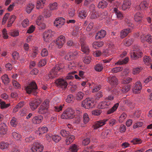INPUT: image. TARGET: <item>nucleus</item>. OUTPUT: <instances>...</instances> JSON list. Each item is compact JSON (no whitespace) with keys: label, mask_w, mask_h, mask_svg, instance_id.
Masks as SVG:
<instances>
[{"label":"nucleus","mask_w":152,"mask_h":152,"mask_svg":"<svg viewBox=\"0 0 152 152\" xmlns=\"http://www.w3.org/2000/svg\"><path fill=\"white\" fill-rule=\"evenodd\" d=\"M26 93L29 94H32L34 96L38 93V87L34 81L31 82L28 86L25 87Z\"/></svg>","instance_id":"nucleus-1"},{"label":"nucleus","mask_w":152,"mask_h":152,"mask_svg":"<svg viewBox=\"0 0 152 152\" xmlns=\"http://www.w3.org/2000/svg\"><path fill=\"white\" fill-rule=\"evenodd\" d=\"M75 113L74 110L71 108H68L63 113L61 116V118L66 119H72L75 117Z\"/></svg>","instance_id":"nucleus-2"},{"label":"nucleus","mask_w":152,"mask_h":152,"mask_svg":"<svg viewBox=\"0 0 152 152\" xmlns=\"http://www.w3.org/2000/svg\"><path fill=\"white\" fill-rule=\"evenodd\" d=\"M62 68H60L59 65H56L51 70L48 76L49 79H53L54 78L58 76L60 73L59 72L62 69Z\"/></svg>","instance_id":"nucleus-3"},{"label":"nucleus","mask_w":152,"mask_h":152,"mask_svg":"<svg viewBox=\"0 0 152 152\" xmlns=\"http://www.w3.org/2000/svg\"><path fill=\"white\" fill-rule=\"evenodd\" d=\"M50 101L48 99H45L39 108L38 113L41 114L46 113L48 111Z\"/></svg>","instance_id":"nucleus-4"},{"label":"nucleus","mask_w":152,"mask_h":152,"mask_svg":"<svg viewBox=\"0 0 152 152\" xmlns=\"http://www.w3.org/2000/svg\"><path fill=\"white\" fill-rule=\"evenodd\" d=\"M142 53L138 46H135L132 52L131 53V57L132 59H136L141 58Z\"/></svg>","instance_id":"nucleus-5"},{"label":"nucleus","mask_w":152,"mask_h":152,"mask_svg":"<svg viewBox=\"0 0 152 152\" xmlns=\"http://www.w3.org/2000/svg\"><path fill=\"white\" fill-rule=\"evenodd\" d=\"M94 102L91 100L89 98H87L81 102V107L85 109H89L93 107L92 105L94 104Z\"/></svg>","instance_id":"nucleus-6"},{"label":"nucleus","mask_w":152,"mask_h":152,"mask_svg":"<svg viewBox=\"0 0 152 152\" xmlns=\"http://www.w3.org/2000/svg\"><path fill=\"white\" fill-rule=\"evenodd\" d=\"M52 31L50 29L45 31L43 34V37L44 40L46 42H50L52 39L53 35L52 34Z\"/></svg>","instance_id":"nucleus-7"},{"label":"nucleus","mask_w":152,"mask_h":152,"mask_svg":"<svg viewBox=\"0 0 152 152\" xmlns=\"http://www.w3.org/2000/svg\"><path fill=\"white\" fill-rule=\"evenodd\" d=\"M55 83L59 88L63 89H66L68 85L67 83L62 79H58L56 80Z\"/></svg>","instance_id":"nucleus-8"},{"label":"nucleus","mask_w":152,"mask_h":152,"mask_svg":"<svg viewBox=\"0 0 152 152\" xmlns=\"http://www.w3.org/2000/svg\"><path fill=\"white\" fill-rule=\"evenodd\" d=\"M44 148L43 146L38 142H35L31 148L32 152H42Z\"/></svg>","instance_id":"nucleus-9"},{"label":"nucleus","mask_w":152,"mask_h":152,"mask_svg":"<svg viewBox=\"0 0 152 152\" xmlns=\"http://www.w3.org/2000/svg\"><path fill=\"white\" fill-rule=\"evenodd\" d=\"M42 102L40 98H38L30 102L29 105L31 110H34L37 108Z\"/></svg>","instance_id":"nucleus-10"},{"label":"nucleus","mask_w":152,"mask_h":152,"mask_svg":"<svg viewBox=\"0 0 152 152\" xmlns=\"http://www.w3.org/2000/svg\"><path fill=\"white\" fill-rule=\"evenodd\" d=\"M65 23V20L63 17L58 18H56L54 22L55 26L57 28H60L64 25Z\"/></svg>","instance_id":"nucleus-11"},{"label":"nucleus","mask_w":152,"mask_h":152,"mask_svg":"<svg viewBox=\"0 0 152 152\" xmlns=\"http://www.w3.org/2000/svg\"><path fill=\"white\" fill-rule=\"evenodd\" d=\"M108 81L112 85H117L118 84V80L116 77L110 76L108 78Z\"/></svg>","instance_id":"nucleus-12"},{"label":"nucleus","mask_w":152,"mask_h":152,"mask_svg":"<svg viewBox=\"0 0 152 152\" xmlns=\"http://www.w3.org/2000/svg\"><path fill=\"white\" fill-rule=\"evenodd\" d=\"M106 34V33L105 31L101 30L96 34L95 39H98L103 38L105 37Z\"/></svg>","instance_id":"nucleus-13"},{"label":"nucleus","mask_w":152,"mask_h":152,"mask_svg":"<svg viewBox=\"0 0 152 152\" xmlns=\"http://www.w3.org/2000/svg\"><path fill=\"white\" fill-rule=\"evenodd\" d=\"M43 117L41 115L36 116L34 117L32 120V122L34 124H39L42 122Z\"/></svg>","instance_id":"nucleus-14"},{"label":"nucleus","mask_w":152,"mask_h":152,"mask_svg":"<svg viewBox=\"0 0 152 152\" xmlns=\"http://www.w3.org/2000/svg\"><path fill=\"white\" fill-rule=\"evenodd\" d=\"M7 131V126L4 123L0 124V134L3 135L6 134Z\"/></svg>","instance_id":"nucleus-15"},{"label":"nucleus","mask_w":152,"mask_h":152,"mask_svg":"<svg viewBox=\"0 0 152 152\" xmlns=\"http://www.w3.org/2000/svg\"><path fill=\"white\" fill-rule=\"evenodd\" d=\"M108 5L107 2L104 0L99 1L97 7L99 9H104L107 7Z\"/></svg>","instance_id":"nucleus-16"},{"label":"nucleus","mask_w":152,"mask_h":152,"mask_svg":"<svg viewBox=\"0 0 152 152\" xmlns=\"http://www.w3.org/2000/svg\"><path fill=\"white\" fill-rule=\"evenodd\" d=\"M131 4V2L128 0L124 1V3L122 5V9L123 10H125L128 8H129Z\"/></svg>","instance_id":"nucleus-17"},{"label":"nucleus","mask_w":152,"mask_h":152,"mask_svg":"<svg viewBox=\"0 0 152 152\" xmlns=\"http://www.w3.org/2000/svg\"><path fill=\"white\" fill-rule=\"evenodd\" d=\"M46 0H39L37 2L36 8L37 9H42L44 6Z\"/></svg>","instance_id":"nucleus-18"},{"label":"nucleus","mask_w":152,"mask_h":152,"mask_svg":"<svg viewBox=\"0 0 152 152\" xmlns=\"http://www.w3.org/2000/svg\"><path fill=\"white\" fill-rule=\"evenodd\" d=\"M142 15L139 12H137L134 16L135 21L137 22H140L142 20Z\"/></svg>","instance_id":"nucleus-19"},{"label":"nucleus","mask_w":152,"mask_h":152,"mask_svg":"<svg viewBox=\"0 0 152 152\" xmlns=\"http://www.w3.org/2000/svg\"><path fill=\"white\" fill-rule=\"evenodd\" d=\"M129 28H127L122 30L120 34L121 37V38H124L127 36L130 31Z\"/></svg>","instance_id":"nucleus-20"},{"label":"nucleus","mask_w":152,"mask_h":152,"mask_svg":"<svg viewBox=\"0 0 152 152\" xmlns=\"http://www.w3.org/2000/svg\"><path fill=\"white\" fill-rule=\"evenodd\" d=\"M119 105V103H117L115 104L110 109L108 110L107 112V114H110L113 113L117 109Z\"/></svg>","instance_id":"nucleus-21"},{"label":"nucleus","mask_w":152,"mask_h":152,"mask_svg":"<svg viewBox=\"0 0 152 152\" xmlns=\"http://www.w3.org/2000/svg\"><path fill=\"white\" fill-rule=\"evenodd\" d=\"M3 83L7 85L10 82V80L8 76L6 74H4L1 77Z\"/></svg>","instance_id":"nucleus-22"},{"label":"nucleus","mask_w":152,"mask_h":152,"mask_svg":"<svg viewBox=\"0 0 152 152\" xmlns=\"http://www.w3.org/2000/svg\"><path fill=\"white\" fill-rule=\"evenodd\" d=\"M68 137H67L66 140V144L67 145H68L72 142L75 139V136L73 135H70V136H68Z\"/></svg>","instance_id":"nucleus-23"},{"label":"nucleus","mask_w":152,"mask_h":152,"mask_svg":"<svg viewBox=\"0 0 152 152\" xmlns=\"http://www.w3.org/2000/svg\"><path fill=\"white\" fill-rule=\"evenodd\" d=\"M84 96V94L82 92H78L76 94V99L78 101H80L81 100Z\"/></svg>","instance_id":"nucleus-24"},{"label":"nucleus","mask_w":152,"mask_h":152,"mask_svg":"<svg viewBox=\"0 0 152 152\" xmlns=\"http://www.w3.org/2000/svg\"><path fill=\"white\" fill-rule=\"evenodd\" d=\"M131 85L130 84H127L124 85L122 88V91L125 93L128 91L131 88Z\"/></svg>","instance_id":"nucleus-25"},{"label":"nucleus","mask_w":152,"mask_h":152,"mask_svg":"<svg viewBox=\"0 0 152 152\" xmlns=\"http://www.w3.org/2000/svg\"><path fill=\"white\" fill-rule=\"evenodd\" d=\"M144 41H146L149 43H152V36L147 35L144 37Z\"/></svg>","instance_id":"nucleus-26"},{"label":"nucleus","mask_w":152,"mask_h":152,"mask_svg":"<svg viewBox=\"0 0 152 152\" xmlns=\"http://www.w3.org/2000/svg\"><path fill=\"white\" fill-rule=\"evenodd\" d=\"M34 7V5L32 4H29L26 9V11L28 14L30 13Z\"/></svg>","instance_id":"nucleus-27"},{"label":"nucleus","mask_w":152,"mask_h":152,"mask_svg":"<svg viewBox=\"0 0 152 152\" xmlns=\"http://www.w3.org/2000/svg\"><path fill=\"white\" fill-rule=\"evenodd\" d=\"M129 58L128 57H126L124 59L122 60L121 61L120 60L118 62H116L115 64H117L119 65H122L124 64H126L129 61Z\"/></svg>","instance_id":"nucleus-28"},{"label":"nucleus","mask_w":152,"mask_h":152,"mask_svg":"<svg viewBox=\"0 0 152 152\" xmlns=\"http://www.w3.org/2000/svg\"><path fill=\"white\" fill-rule=\"evenodd\" d=\"M104 42H96L93 43V47L95 49H98L99 48L102 46Z\"/></svg>","instance_id":"nucleus-29"},{"label":"nucleus","mask_w":152,"mask_h":152,"mask_svg":"<svg viewBox=\"0 0 152 152\" xmlns=\"http://www.w3.org/2000/svg\"><path fill=\"white\" fill-rule=\"evenodd\" d=\"M94 69L96 71L100 72L103 69V66L102 64H97L94 67Z\"/></svg>","instance_id":"nucleus-30"},{"label":"nucleus","mask_w":152,"mask_h":152,"mask_svg":"<svg viewBox=\"0 0 152 152\" xmlns=\"http://www.w3.org/2000/svg\"><path fill=\"white\" fill-rule=\"evenodd\" d=\"M43 15L46 18H49L51 16V12L49 10H45L43 12Z\"/></svg>","instance_id":"nucleus-31"},{"label":"nucleus","mask_w":152,"mask_h":152,"mask_svg":"<svg viewBox=\"0 0 152 152\" xmlns=\"http://www.w3.org/2000/svg\"><path fill=\"white\" fill-rule=\"evenodd\" d=\"M48 129L47 127H42L39 128V134H44L46 132L48 131Z\"/></svg>","instance_id":"nucleus-32"},{"label":"nucleus","mask_w":152,"mask_h":152,"mask_svg":"<svg viewBox=\"0 0 152 152\" xmlns=\"http://www.w3.org/2000/svg\"><path fill=\"white\" fill-rule=\"evenodd\" d=\"M114 11L117 15V18L121 19V18L123 17L122 15L121 14V12L118 10L116 8H114Z\"/></svg>","instance_id":"nucleus-33"},{"label":"nucleus","mask_w":152,"mask_h":152,"mask_svg":"<svg viewBox=\"0 0 152 152\" xmlns=\"http://www.w3.org/2000/svg\"><path fill=\"white\" fill-rule=\"evenodd\" d=\"M131 142L134 144H139L142 142V140L140 139L136 138L134 139Z\"/></svg>","instance_id":"nucleus-34"},{"label":"nucleus","mask_w":152,"mask_h":152,"mask_svg":"<svg viewBox=\"0 0 152 152\" xmlns=\"http://www.w3.org/2000/svg\"><path fill=\"white\" fill-rule=\"evenodd\" d=\"M12 135L14 139L17 140H19L21 138L20 135L16 132H13L12 134Z\"/></svg>","instance_id":"nucleus-35"},{"label":"nucleus","mask_w":152,"mask_h":152,"mask_svg":"<svg viewBox=\"0 0 152 152\" xmlns=\"http://www.w3.org/2000/svg\"><path fill=\"white\" fill-rule=\"evenodd\" d=\"M12 58L15 61L17 60L19 57V54L17 51H14L12 53Z\"/></svg>","instance_id":"nucleus-36"},{"label":"nucleus","mask_w":152,"mask_h":152,"mask_svg":"<svg viewBox=\"0 0 152 152\" xmlns=\"http://www.w3.org/2000/svg\"><path fill=\"white\" fill-rule=\"evenodd\" d=\"M69 132L66 131L65 130H62L60 132V134L63 137H67L69 136Z\"/></svg>","instance_id":"nucleus-37"},{"label":"nucleus","mask_w":152,"mask_h":152,"mask_svg":"<svg viewBox=\"0 0 152 152\" xmlns=\"http://www.w3.org/2000/svg\"><path fill=\"white\" fill-rule=\"evenodd\" d=\"M0 104H1V109L7 108L10 105V103L6 104V103L4 101L1 102Z\"/></svg>","instance_id":"nucleus-38"},{"label":"nucleus","mask_w":152,"mask_h":152,"mask_svg":"<svg viewBox=\"0 0 152 152\" xmlns=\"http://www.w3.org/2000/svg\"><path fill=\"white\" fill-rule=\"evenodd\" d=\"M36 24L39 26V29H45L46 28L45 24L41 22H39L37 21Z\"/></svg>","instance_id":"nucleus-39"},{"label":"nucleus","mask_w":152,"mask_h":152,"mask_svg":"<svg viewBox=\"0 0 152 152\" xmlns=\"http://www.w3.org/2000/svg\"><path fill=\"white\" fill-rule=\"evenodd\" d=\"M132 80V79L129 77L124 78L121 81V83L123 84H129L128 83H129Z\"/></svg>","instance_id":"nucleus-40"},{"label":"nucleus","mask_w":152,"mask_h":152,"mask_svg":"<svg viewBox=\"0 0 152 152\" xmlns=\"http://www.w3.org/2000/svg\"><path fill=\"white\" fill-rule=\"evenodd\" d=\"M142 68L141 67H138L134 68L132 70V73L133 74H137L139 73Z\"/></svg>","instance_id":"nucleus-41"},{"label":"nucleus","mask_w":152,"mask_h":152,"mask_svg":"<svg viewBox=\"0 0 152 152\" xmlns=\"http://www.w3.org/2000/svg\"><path fill=\"white\" fill-rule=\"evenodd\" d=\"M148 4L146 1H143L141 2L140 4V8L142 7V9H145L148 8Z\"/></svg>","instance_id":"nucleus-42"},{"label":"nucleus","mask_w":152,"mask_h":152,"mask_svg":"<svg viewBox=\"0 0 152 152\" xmlns=\"http://www.w3.org/2000/svg\"><path fill=\"white\" fill-rule=\"evenodd\" d=\"M61 139V137L58 135H54L52 137V140L56 143L58 142Z\"/></svg>","instance_id":"nucleus-43"},{"label":"nucleus","mask_w":152,"mask_h":152,"mask_svg":"<svg viewBox=\"0 0 152 152\" xmlns=\"http://www.w3.org/2000/svg\"><path fill=\"white\" fill-rule=\"evenodd\" d=\"M107 101H105L104 102H102V104L100 105V108L101 109H104L106 108V106H109L110 104V102H107Z\"/></svg>","instance_id":"nucleus-44"},{"label":"nucleus","mask_w":152,"mask_h":152,"mask_svg":"<svg viewBox=\"0 0 152 152\" xmlns=\"http://www.w3.org/2000/svg\"><path fill=\"white\" fill-rule=\"evenodd\" d=\"M9 144L4 142H2L0 143V148L2 149H6L9 146Z\"/></svg>","instance_id":"nucleus-45"},{"label":"nucleus","mask_w":152,"mask_h":152,"mask_svg":"<svg viewBox=\"0 0 152 152\" xmlns=\"http://www.w3.org/2000/svg\"><path fill=\"white\" fill-rule=\"evenodd\" d=\"M102 112V111L100 109H97L93 110L92 112V114L95 115H99Z\"/></svg>","instance_id":"nucleus-46"},{"label":"nucleus","mask_w":152,"mask_h":152,"mask_svg":"<svg viewBox=\"0 0 152 152\" xmlns=\"http://www.w3.org/2000/svg\"><path fill=\"white\" fill-rule=\"evenodd\" d=\"M79 17L81 18H85L87 16V15L85 11L82 10L79 12Z\"/></svg>","instance_id":"nucleus-47"},{"label":"nucleus","mask_w":152,"mask_h":152,"mask_svg":"<svg viewBox=\"0 0 152 152\" xmlns=\"http://www.w3.org/2000/svg\"><path fill=\"white\" fill-rule=\"evenodd\" d=\"M50 8L51 10H54L56 9L57 6V4L56 2H54L53 4H49Z\"/></svg>","instance_id":"nucleus-48"},{"label":"nucleus","mask_w":152,"mask_h":152,"mask_svg":"<svg viewBox=\"0 0 152 152\" xmlns=\"http://www.w3.org/2000/svg\"><path fill=\"white\" fill-rule=\"evenodd\" d=\"M123 69V68L122 66L117 67L113 68L112 71L114 73H117L121 71Z\"/></svg>","instance_id":"nucleus-49"},{"label":"nucleus","mask_w":152,"mask_h":152,"mask_svg":"<svg viewBox=\"0 0 152 152\" xmlns=\"http://www.w3.org/2000/svg\"><path fill=\"white\" fill-rule=\"evenodd\" d=\"M126 117V115L125 113H122L119 117V122H122Z\"/></svg>","instance_id":"nucleus-50"},{"label":"nucleus","mask_w":152,"mask_h":152,"mask_svg":"<svg viewBox=\"0 0 152 152\" xmlns=\"http://www.w3.org/2000/svg\"><path fill=\"white\" fill-rule=\"evenodd\" d=\"M133 39H129L125 42L124 44L126 46H129L133 43Z\"/></svg>","instance_id":"nucleus-51"},{"label":"nucleus","mask_w":152,"mask_h":152,"mask_svg":"<svg viewBox=\"0 0 152 152\" xmlns=\"http://www.w3.org/2000/svg\"><path fill=\"white\" fill-rule=\"evenodd\" d=\"M82 51L86 54H88L89 52V48L88 47H82Z\"/></svg>","instance_id":"nucleus-52"},{"label":"nucleus","mask_w":152,"mask_h":152,"mask_svg":"<svg viewBox=\"0 0 152 152\" xmlns=\"http://www.w3.org/2000/svg\"><path fill=\"white\" fill-rule=\"evenodd\" d=\"M69 150L71 151L72 152H77L78 150L77 148L76 145L74 144L72 146H71L69 148Z\"/></svg>","instance_id":"nucleus-53"},{"label":"nucleus","mask_w":152,"mask_h":152,"mask_svg":"<svg viewBox=\"0 0 152 152\" xmlns=\"http://www.w3.org/2000/svg\"><path fill=\"white\" fill-rule=\"evenodd\" d=\"M46 60L45 59H42L39 61L38 65L40 67H42L46 64Z\"/></svg>","instance_id":"nucleus-54"},{"label":"nucleus","mask_w":152,"mask_h":152,"mask_svg":"<svg viewBox=\"0 0 152 152\" xmlns=\"http://www.w3.org/2000/svg\"><path fill=\"white\" fill-rule=\"evenodd\" d=\"M56 40H58L59 42L64 43L65 42V37L62 35H61L57 38Z\"/></svg>","instance_id":"nucleus-55"},{"label":"nucleus","mask_w":152,"mask_h":152,"mask_svg":"<svg viewBox=\"0 0 152 152\" xmlns=\"http://www.w3.org/2000/svg\"><path fill=\"white\" fill-rule=\"evenodd\" d=\"M10 124L13 127H15L17 126V122L16 121V119L15 117L12 118V120L10 121Z\"/></svg>","instance_id":"nucleus-56"},{"label":"nucleus","mask_w":152,"mask_h":152,"mask_svg":"<svg viewBox=\"0 0 152 152\" xmlns=\"http://www.w3.org/2000/svg\"><path fill=\"white\" fill-rule=\"evenodd\" d=\"M35 29V27L33 25L30 26L27 31V33L30 34L34 32Z\"/></svg>","instance_id":"nucleus-57"},{"label":"nucleus","mask_w":152,"mask_h":152,"mask_svg":"<svg viewBox=\"0 0 152 152\" xmlns=\"http://www.w3.org/2000/svg\"><path fill=\"white\" fill-rule=\"evenodd\" d=\"M19 32L18 30H14L13 31L10 32V35L13 37L17 36L19 35Z\"/></svg>","instance_id":"nucleus-58"},{"label":"nucleus","mask_w":152,"mask_h":152,"mask_svg":"<svg viewBox=\"0 0 152 152\" xmlns=\"http://www.w3.org/2000/svg\"><path fill=\"white\" fill-rule=\"evenodd\" d=\"M83 122L85 124L87 123L89 120V118L87 113H85L83 115Z\"/></svg>","instance_id":"nucleus-59"},{"label":"nucleus","mask_w":152,"mask_h":152,"mask_svg":"<svg viewBox=\"0 0 152 152\" xmlns=\"http://www.w3.org/2000/svg\"><path fill=\"white\" fill-rule=\"evenodd\" d=\"M73 99V96L72 95L70 94L67 96L66 99V101L68 103H70Z\"/></svg>","instance_id":"nucleus-60"},{"label":"nucleus","mask_w":152,"mask_h":152,"mask_svg":"<svg viewBox=\"0 0 152 152\" xmlns=\"http://www.w3.org/2000/svg\"><path fill=\"white\" fill-rule=\"evenodd\" d=\"M12 84L15 88H20V85L18 83L16 80H13L12 81Z\"/></svg>","instance_id":"nucleus-61"},{"label":"nucleus","mask_w":152,"mask_h":152,"mask_svg":"<svg viewBox=\"0 0 152 152\" xmlns=\"http://www.w3.org/2000/svg\"><path fill=\"white\" fill-rule=\"evenodd\" d=\"M143 61L145 63H148L151 62V60L150 59L149 56H145L144 58Z\"/></svg>","instance_id":"nucleus-62"},{"label":"nucleus","mask_w":152,"mask_h":152,"mask_svg":"<svg viewBox=\"0 0 152 152\" xmlns=\"http://www.w3.org/2000/svg\"><path fill=\"white\" fill-rule=\"evenodd\" d=\"M73 58L71 54H70L69 53H67L65 56V59L66 60L69 61L72 60Z\"/></svg>","instance_id":"nucleus-63"},{"label":"nucleus","mask_w":152,"mask_h":152,"mask_svg":"<svg viewBox=\"0 0 152 152\" xmlns=\"http://www.w3.org/2000/svg\"><path fill=\"white\" fill-rule=\"evenodd\" d=\"M48 54V53L47 50L45 48L43 49L41 52L42 56L45 57L47 56Z\"/></svg>","instance_id":"nucleus-64"}]
</instances>
